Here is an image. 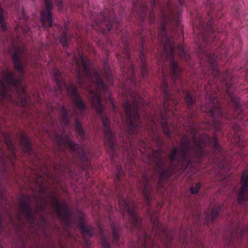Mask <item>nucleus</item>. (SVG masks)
Wrapping results in <instances>:
<instances>
[{
	"label": "nucleus",
	"instance_id": "f257e3e1",
	"mask_svg": "<svg viewBox=\"0 0 248 248\" xmlns=\"http://www.w3.org/2000/svg\"><path fill=\"white\" fill-rule=\"evenodd\" d=\"M212 145L215 155L220 153L222 154L221 147L218 144V140L214 136L210 139L207 135L200 136L198 139L196 137L190 141L187 137H183L181 141L180 148L173 147L171 149L170 159L172 165L174 166L170 170L164 168V160L160 155V152H153L154 159L158 168L159 184L167 180L176 169L186 170L193 167L191 158L193 156L200 157L206 155L204 148L207 142Z\"/></svg>",
	"mask_w": 248,
	"mask_h": 248
},
{
	"label": "nucleus",
	"instance_id": "f03ea898",
	"mask_svg": "<svg viewBox=\"0 0 248 248\" xmlns=\"http://www.w3.org/2000/svg\"><path fill=\"white\" fill-rule=\"evenodd\" d=\"M13 61L15 68L18 73L19 77H15L8 68L0 69V103L4 100L18 104L14 99L12 93L16 92L23 106L26 105L28 94L22 84L23 69L25 66V58L22 55L25 51L24 46L18 39L12 41Z\"/></svg>",
	"mask_w": 248,
	"mask_h": 248
},
{
	"label": "nucleus",
	"instance_id": "7ed1b4c3",
	"mask_svg": "<svg viewBox=\"0 0 248 248\" xmlns=\"http://www.w3.org/2000/svg\"><path fill=\"white\" fill-rule=\"evenodd\" d=\"M74 59L80 86L82 88H86L89 92L92 104L98 114L101 115L104 109L102 104V92L107 94V101L111 103L113 109H115L114 105L102 80V72L95 68L87 58L80 54H79L78 59L76 56Z\"/></svg>",
	"mask_w": 248,
	"mask_h": 248
},
{
	"label": "nucleus",
	"instance_id": "20e7f679",
	"mask_svg": "<svg viewBox=\"0 0 248 248\" xmlns=\"http://www.w3.org/2000/svg\"><path fill=\"white\" fill-rule=\"evenodd\" d=\"M161 9L160 16L162 18L161 26L162 31L159 36L164 37L165 44L163 54L161 56V60L158 62L162 64L166 61H168L172 71V78L174 80L180 81V74L181 69L178 66L174 59V46L170 39L166 36V27L168 24H171L176 26V30L181 29L180 20V14L178 9L174 7L171 1H167L165 4H161L159 6Z\"/></svg>",
	"mask_w": 248,
	"mask_h": 248
},
{
	"label": "nucleus",
	"instance_id": "39448f33",
	"mask_svg": "<svg viewBox=\"0 0 248 248\" xmlns=\"http://www.w3.org/2000/svg\"><path fill=\"white\" fill-rule=\"evenodd\" d=\"M129 92L132 102L126 101L124 105V109L126 113L129 132L136 134L139 132L138 129L142 126L139 119V112L141 110V106L144 104V102L138 93L132 92L131 89H129Z\"/></svg>",
	"mask_w": 248,
	"mask_h": 248
},
{
	"label": "nucleus",
	"instance_id": "423d86ee",
	"mask_svg": "<svg viewBox=\"0 0 248 248\" xmlns=\"http://www.w3.org/2000/svg\"><path fill=\"white\" fill-rule=\"evenodd\" d=\"M53 73L59 89L61 91L65 90L73 101L75 107L74 114L78 115L79 113L80 115H82L85 110L86 106L78 95L75 87L71 84L66 85L63 83L61 72L58 69H54Z\"/></svg>",
	"mask_w": 248,
	"mask_h": 248
},
{
	"label": "nucleus",
	"instance_id": "0eeeda50",
	"mask_svg": "<svg viewBox=\"0 0 248 248\" xmlns=\"http://www.w3.org/2000/svg\"><path fill=\"white\" fill-rule=\"evenodd\" d=\"M211 37L204 36L203 38V43L199 46V51L203 53L209 63L212 70L213 75L215 77H217L219 72L217 67V60L221 59V57L217 54H211L208 53V51L209 48V43L211 41Z\"/></svg>",
	"mask_w": 248,
	"mask_h": 248
},
{
	"label": "nucleus",
	"instance_id": "6e6552de",
	"mask_svg": "<svg viewBox=\"0 0 248 248\" xmlns=\"http://www.w3.org/2000/svg\"><path fill=\"white\" fill-rule=\"evenodd\" d=\"M118 204L121 210L128 214L133 226L138 230L140 229V219L134 212L135 204L129 200L124 198H121L119 200Z\"/></svg>",
	"mask_w": 248,
	"mask_h": 248
},
{
	"label": "nucleus",
	"instance_id": "1a4fd4ad",
	"mask_svg": "<svg viewBox=\"0 0 248 248\" xmlns=\"http://www.w3.org/2000/svg\"><path fill=\"white\" fill-rule=\"evenodd\" d=\"M102 123L104 127V133L106 139V144L110 149L111 159L113 160L115 156L117 155L116 148L114 144V134L112 133L109 127V121L106 117H102Z\"/></svg>",
	"mask_w": 248,
	"mask_h": 248
},
{
	"label": "nucleus",
	"instance_id": "9d476101",
	"mask_svg": "<svg viewBox=\"0 0 248 248\" xmlns=\"http://www.w3.org/2000/svg\"><path fill=\"white\" fill-rule=\"evenodd\" d=\"M209 101L208 104H202L201 110L203 111L209 112L214 119L216 117H222L223 112L217 98L210 97Z\"/></svg>",
	"mask_w": 248,
	"mask_h": 248
},
{
	"label": "nucleus",
	"instance_id": "9b49d317",
	"mask_svg": "<svg viewBox=\"0 0 248 248\" xmlns=\"http://www.w3.org/2000/svg\"><path fill=\"white\" fill-rule=\"evenodd\" d=\"M168 83L164 78V82L161 85L163 92L165 94V98L163 104L164 112L168 118L170 113H174V110H176L175 105L178 104V101L174 98H170L168 96Z\"/></svg>",
	"mask_w": 248,
	"mask_h": 248
},
{
	"label": "nucleus",
	"instance_id": "f8f14e48",
	"mask_svg": "<svg viewBox=\"0 0 248 248\" xmlns=\"http://www.w3.org/2000/svg\"><path fill=\"white\" fill-rule=\"evenodd\" d=\"M241 183V187L238 193V201L240 205H244L248 201V168L242 175Z\"/></svg>",
	"mask_w": 248,
	"mask_h": 248
},
{
	"label": "nucleus",
	"instance_id": "ddd939ff",
	"mask_svg": "<svg viewBox=\"0 0 248 248\" xmlns=\"http://www.w3.org/2000/svg\"><path fill=\"white\" fill-rule=\"evenodd\" d=\"M19 209L20 213L30 223L34 221V217L31 209L29 205L27 199L21 200L19 203Z\"/></svg>",
	"mask_w": 248,
	"mask_h": 248
},
{
	"label": "nucleus",
	"instance_id": "4468645a",
	"mask_svg": "<svg viewBox=\"0 0 248 248\" xmlns=\"http://www.w3.org/2000/svg\"><path fill=\"white\" fill-rule=\"evenodd\" d=\"M45 3L47 12L46 13L44 11L41 12V21L43 26L46 27V22L47 20L48 23V26L51 27L52 26V18L50 13V11L52 8L51 1V0H45Z\"/></svg>",
	"mask_w": 248,
	"mask_h": 248
},
{
	"label": "nucleus",
	"instance_id": "2eb2a0df",
	"mask_svg": "<svg viewBox=\"0 0 248 248\" xmlns=\"http://www.w3.org/2000/svg\"><path fill=\"white\" fill-rule=\"evenodd\" d=\"M54 207L60 217L63 219L69 218L70 212L65 202L61 204L59 201H56L54 204Z\"/></svg>",
	"mask_w": 248,
	"mask_h": 248
},
{
	"label": "nucleus",
	"instance_id": "dca6fc26",
	"mask_svg": "<svg viewBox=\"0 0 248 248\" xmlns=\"http://www.w3.org/2000/svg\"><path fill=\"white\" fill-rule=\"evenodd\" d=\"M62 144L70 150L72 153L79 154L80 152H84L83 148L80 147L78 145L74 144L69 137L62 139Z\"/></svg>",
	"mask_w": 248,
	"mask_h": 248
},
{
	"label": "nucleus",
	"instance_id": "f3484780",
	"mask_svg": "<svg viewBox=\"0 0 248 248\" xmlns=\"http://www.w3.org/2000/svg\"><path fill=\"white\" fill-rule=\"evenodd\" d=\"M151 220L153 223L154 232H156V234H159L164 232L162 225L158 220V215L156 213H152L150 215Z\"/></svg>",
	"mask_w": 248,
	"mask_h": 248
},
{
	"label": "nucleus",
	"instance_id": "a211bd4d",
	"mask_svg": "<svg viewBox=\"0 0 248 248\" xmlns=\"http://www.w3.org/2000/svg\"><path fill=\"white\" fill-rule=\"evenodd\" d=\"M138 239L139 245L140 246V248H148V246L150 248L151 246L155 244L153 239L145 233L143 239H140V236H138Z\"/></svg>",
	"mask_w": 248,
	"mask_h": 248
},
{
	"label": "nucleus",
	"instance_id": "6ab92c4d",
	"mask_svg": "<svg viewBox=\"0 0 248 248\" xmlns=\"http://www.w3.org/2000/svg\"><path fill=\"white\" fill-rule=\"evenodd\" d=\"M161 124L163 127L164 133L168 137H170L171 136V133L173 132V131L177 130L176 129L177 128L175 127L174 124L171 125L170 126H168V122H167L165 117H164L162 118Z\"/></svg>",
	"mask_w": 248,
	"mask_h": 248
},
{
	"label": "nucleus",
	"instance_id": "aec40b11",
	"mask_svg": "<svg viewBox=\"0 0 248 248\" xmlns=\"http://www.w3.org/2000/svg\"><path fill=\"white\" fill-rule=\"evenodd\" d=\"M212 17L210 15V14H208L207 17H206V24H203L202 25V27L203 29L207 32L208 34L211 33L213 31V28L211 26V19Z\"/></svg>",
	"mask_w": 248,
	"mask_h": 248
},
{
	"label": "nucleus",
	"instance_id": "412c9836",
	"mask_svg": "<svg viewBox=\"0 0 248 248\" xmlns=\"http://www.w3.org/2000/svg\"><path fill=\"white\" fill-rule=\"evenodd\" d=\"M140 59L141 62V76L143 78L145 77L147 75V72L145 69V55L144 54V50L142 48V51L140 52Z\"/></svg>",
	"mask_w": 248,
	"mask_h": 248
},
{
	"label": "nucleus",
	"instance_id": "4be33fe9",
	"mask_svg": "<svg viewBox=\"0 0 248 248\" xmlns=\"http://www.w3.org/2000/svg\"><path fill=\"white\" fill-rule=\"evenodd\" d=\"M61 117L60 119V123L62 125H67L68 121L67 118V111L65 107H62L61 110Z\"/></svg>",
	"mask_w": 248,
	"mask_h": 248
},
{
	"label": "nucleus",
	"instance_id": "5701e85b",
	"mask_svg": "<svg viewBox=\"0 0 248 248\" xmlns=\"http://www.w3.org/2000/svg\"><path fill=\"white\" fill-rule=\"evenodd\" d=\"M80 229L84 234H88L90 236H92L94 234V232L93 228L90 226H86L83 224H81L80 226Z\"/></svg>",
	"mask_w": 248,
	"mask_h": 248
},
{
	"label": "nucleus",
	"instance_id": "b1692460",
	"mask_svg": "<svg viewBox=\"0 0 248 248\" xmlns=\"http://www.w3.org/2000/svg\"><path fill=\"white\" fill-rule=\"evenodd\" d=\"M179 56L181 58L187 60L189 58V54L186 50L184 45H181L178 47Z\"/></svg>",
	"mask_w": 248,
	"mask_h": 248
},
{
	"label": "nucleus",
	"instance_id": "393cba45",
	"mask_svg": "<svg viewBox=\"0 0 248 248\" xmlns=\"http://www.w3.org/2000/svg\"><path fill=\"white\" fill-rule=\"evenodd\" d=\"M6 142L7 146H8V147L9 148V149L11 150V152H12L11 153L12 155H11V157H9V156H6L5 155H2V157L4 158V157L6 156V157L8 158V159H9L10 160H11L12 161V158L13 157H15V155L14 153V151L15 150V145L11 141L7 140L6 141Z\"/></svg>",
	"mask_w": 248,
	"mask_h": 248
},
{
	"label": "nucleus",
	"instance_id": "a878e982",
	"mask_svg": "<svg viewBox=\"0 0 248 248\" xmlns=\"http://www.w3.org/2000/svg\"><path fill=\"white\" fill-rule=\"evenodd\" d=\"M21 144L23 146L24 150L26 152H29L30 151V142L29 139L27 137H24L22 138L21 141Z\"/></svg>",
	"mask_w": 248,
	"mask_h": 248
},
{
	"label": "nucleus",
	"instance_id": "bb28decb",
	"mask_svg": "<svg viewBox=\"0 0 248 248\" xmlns=\"http://www.w3.org/2000/svg\"><path fill=\"white\" fill-rule=\"evenodd\" d=\"M143 194L144 195L146 202H148L150 200V197L151 196L152 192L151 189L147 185H145L144 189L143 190Z\"/></svg>",
	"mask_w": 248,
	"mask_h": 248
},
{
	"label": "nucleus",
	"instance_id": "cd10ccee",
	"mask_svg": "<svg viewBox=\"0 0 248 248\" xmlns=\"http://www.w3.org/2000/svg\"><path fill=\"white\" fill-rule=\"evenodd\" d=\"M219 210L220 208L218 207L214 208L211 211V215L206 217V219L209 220H213L217 216Z\"/></svg>",
	"mask_w": 248,
	"mask_h": 248
},
{
	"label": "nucleus",
	"instance_id": "c85d7f7f",
	"mask_svg": "<svg viewBox=\"0 0 248 248\" xmlns=\"http://www.w3.org/2000/svg\"><path fill=\"white\" fill-rule=\"evenodd\" d=\"M0 23L1 24V30L4 31H6V23L4 20V15L2 9L0 7Z\"/></svg>",
	"mask_w": 248,
	"mask_h": 248
},
{
	"label": "nucleus",
	"instance_id": "c756f323",
	"mask_svg": "<svg viewBox=\"0 0 248 248\" xmlns=\"http://www.w3.org/2000/svg\"><path fill=\"white\" fill-rule=\"evenodd\" d=\"M76 129L78 135L82 139H83L84 137V132L81 127V124L78 123L77 121L76 123Z\"/></svg>",
	"mask_w": 248,
	"mask_h": 248
},
{
	"label": "nucleus",
	"instance_id": "7c9ffc66",
	"mask_svg": "<svg viewBox=\"0 0 248 248\" xmlns=\"http://www.w3.org/2000/svg\"><path fill=\"white\" fill-rule=\"evenodd\" d=\"M105 74L106 77V78L108 82L110 84H112L113 77L110 72V69L108 68H106L105 70Z\"/></svg>",
	"mask_w": 248,
	"mask_h": 248
},
{
	"label": "nucleus",
	"instance_id": "2f4dec72",
	"mask_svg": "<svg viewBox=\"0 0 248 248\" xmlns=\"http://www.w3.org/2000/svg\"><path fill=\"white\" fill-rule=\"evenodd\" d=\"M185 100L188 107L192 106L193 104V99L189 93H186L185 97Z\"/></svg>",
	"mask_w": 248,
	"mask_h": 248
},
{
	"label": "nucleus",
	"instance_id": "473e14b6",
	"mask_svg": "<svg viewBox=\"0 0 248 248\" xmlns=\"http://www.w3.org/2000/svg\"><path fill=\"white\" fill-rule=\"evenodd\" d=\"M16 30L17 32H19L20 31H22L24 33H25L29 31H30V28L28 27H23L19 24L16 27Z\"/></svg>",
	"mask_w": 248,
	"mask_h": 248
},
{
	"label": "nucleus",
	"instance_id": "72a5a7b5",
	"mask_svg": "<svg viewBox=\"0 0 248 248\" xmlns=\"http://www.w3.org/2000/svg\"><path fill=\"white\" fill-rule=\"evenodd\" d=\"M101 232H102V230L101 229ZM101 240H102V244L103 248H110L108 243L106 237L101 232Z\"/></svg>",
	"mask_w": 248,
	"mask_h": 248
},
{
	"label": "nucleus",
	"instance_id": "f704fd0d",
	"mask_svg": "<svg viewBox=\"0 0 248 248\" xmlns=\"http://www.w3.org/2000/svg\"><path fill=\"white\" fill-rule=\"evenodd\" d=\"M112 233L113 236V242L114 243L116 244L119 237L118 232L114 226H112Z\"/></svg>",
	"mask_w": 248,
	"mask_h": 248
},
{
	"label": "nucleus",
	"instance_id": "c9c22d12",
	"mask_svg": "<svg viewBox=\"0 0 248 248\" xmlns=\"http://www.w3.org/2000/svg\"><path fill=\"white\" fill-rule=\"evenodd\" d=\"M60 42L63 47H65L67 46L68 40L66 37V33H64L63 35L61 37Z\"/></svg>",
	"mask_w": 248,
	"mask_h": 248
},
{
	"label": "nucleus",
	"instance_id": "e433bc0d",
	"mask_svg": "<svg viewBox=\"0 0 248 248\" xmlns=\"http://www.w3.org/2000/svg\"><path fill=\"white\" fill-rule=\"evenodd\" d=\"M201 187V184L200 183H197L196 184L195 186H192L190 187V191L192 194L196 193L199 190Z\"/></svg>",
	"mask_w": 248,
	"mask_h": 248
},
{
	"label": "nucleus",
	"instance_id": "4c0bfd02",
	"mask_svg": "<svg viewBox=\"0 0 248 248\" xmlns=\"http://www.w3.org/2000/svg\"><path fill=\"white\" fill-rule=\"evenodd\" d=\"M127 84H130V86L135 85L136 84V81L133 77L127 80Z\"/></svg>",
	"mask_w": 248,
	"mask_h": 248
},
{
	"label": "nucleus",
	"instance_id": "58836bf2",
	"mask_svg": "<svg viewBox=\"0 0 248 248\" xmlns=\"http://www.w3.org/2000/svg\"><path fill=\"white\" fill-rule=\"evenodd\" d=\"M150 121L154 124V126H153V128H151L150 129H149V128H147L148 130L149 131H153V132H154L155 129L156 128V125H155L156 122H155V120L154 119L151 118Z\"/></svg>",
	"mask_w": 248,
	"mask_h": 248
},
{
	"label": "nucleus",
	"instance_id": "ea45409f",
	"mask_svg": "<svg viewBox=\"0 0 248 248\" xmlns=\"http://www.w3.org/2000/svg\"><path fill=\"white\" fill-rule=\"evenodd\" d=\"M140 11H141V12L142 13L141 14H140V16H142V14H143V13L146 11V5L144 4H142L140 7Z\"/></svg>",
	"mask_w": 248,
	"mask_h": 248
},
{
	"label": "nucleus",
	"instance_id": "a19ab883",
	"mask_svg": "<svg viewBox=\"0 0 248 248\" xmlns=\"http://www.w3.org/2000/svg\"><path fill=\"white\" fill-rule=\"evenodd\" d=\"M123 173V171L121 169H118L117 174L116 177L118 180H120L121 179V176Z\"/></svg>",
	"mask_w": 248,
	"mask_h": 248
},
{
	"label": "nucleus",
	"instance_id": "79ce46f5",
	"mask_svg": "<svg viewBox=\"0 0 248 248\" xmlns=\"http://www.w3.org/2000/svg\"><path fill=\"white\" fill-rule=\"evenodd\" d=\"M214 126L216 130H218L221 126V123L215 121L214 123Z\"/></svg>",
	"mask_w": 248,
	"mask_h": 248
},
{
	"label": "nucleus",
	"instance_id": "37998d69",
	"mask_svg": "<svg viewBox=\"0 0 248 248\" xmlns=\"http://www.w3.org/2000/svg\"><path fill=\"white\" fill-rule=\"evenodd\" d=\"M110 22V20L109 19H108V21H105V24L107 26L109 30H111L112 29V27H111V25H109V23Z\"/></svg>",
	"mask_w": 248,
	"mask_h": 248
},
{
	"label": "nucleus",
	"instance_id": "c03bdc74",
	"mask_svg": "<svg viewBox=\"0 0 248 248\" xmlns=\"http://www.w3.org/2000/svg\"><path fill=\"white\" fill-rule=\"evenodd\" d=\"M238 145L239 146H243V141H242L241 138L240 137H238Z\"/></svg>",
	"mask_w": 248,
	"mask_h": 248
},
{
	"label": "nucleus",
	"instance_id": "a18cd8bd",
	"mask_svg": "<svg viewBox=\"0 0 248 248\" xmlns=\"http://www.w3.org/2000/svg\"><path fill=\"white\" fill-rule=\"evenodd\" d=\"M226 162L225 160H223L220 163V166L223 169L225 168L226 167L225 166V165L224 164L225 162Z\"/></svg>",
	"mask_w": 248,
	"mask_h": 248
},
{
	"label": "nucleus",
	"instance_id": "49530a36",
	"mask_svg": "<svg viewBox=\"0 0 248 248\" xmlns=\"http://www.w3.org/2000/svg\"><path fill=\"white\" fill-rule=\"evenodd\" d=\"M141 146H143L145 149H144V151L146 152V148H147V145L146 144V143L145 142H143V143H141Z\"/></svg>",
	"mask_w": 248,
	"mask_h": 248
},
{
	"label": "nucleus",
	"instance_id": "de8ad7c7",
	"mask_svg": "<svg viewBox=\"0 0 248 248\" xmlns=\"http://www.w3.org/2000/svg\"><path fill=\"white\" fill-rule=\"evenodd\" d=\"M151 4L153 7L155 6V0H151Z\"/></svg>",
	"mask_w": 248,
	"mask_h": 248
},
{
	"label": "nucleus",
	"instance_id": "09e8293b",
	"mask_svg": "<svg viewBox=\"0 0 248 248\" xmlns=\"http://www.w3.org/2000/svg\"><path fill=\"white\" fill-rule=\"evenodd\" d=\"M126 85L124 86L122 88V90H123V93H125V90L126 89Z\"/></svg>",
	"mask_w": 248,
	"mask_h": 248
},
{
	"label": "nucleus",
	"instance_id": "8fccbe9b",
	"mask_svg": "<svg viewBox=\"0 0 248 248\" xmlns=\"http://www.w3.org/2000/svg\"><path fill=\"white\" fill-rule=\"evenodd\" d=\"M130 70L131 71L132 73H133L134 70V67L132 64L131 65Z\"/></svg>",
	"mask_w": 248,
	"mask_h": 248
},
{
	"label": "nucleus",
	"instance_id": "3c124183",
	"mask_svg": "<svg viewBox=\"0 0 248 248\" xmlns=\"http://www.w3.org/2000/svg\"><path fill=\"white\" fill-rule=\"evenodd\" d=\"M179 2L180 5H182L184 4V0H179Z\"/></svg>",
	"mask_w": 248,
	"mask_h": 248
},
{
	"label": "nucleus",
	"instance_id": "603ef678",
	"mask_svg": "<svg viewBox=\"0 0 248 248\" xmlns=\"http://www.w3.org/2000/svg\"><path fill=\"white\" fill-rule=\"evenodd\" d=\"M175 119V121H176V122H179L180 123H182V122H181V120H179V119H178L177 118V117H176Z\"/></svg>",
	"mask_w": 248,
	"mask_h": 248
},
{
	"label": "nucleus",
	"instance_id": "864d4df0",
	"mask_svg": "<svg viewBox=\"0 0 248 248\" xmlns=\"http://www.w3.org/2000/svg\"><path fill=\"white\" fill-rule=\"evenodd\" d=\"M22 18H23V19H24V18H25V16H23V17H22ZM20 19H21L22 17H20Z\"/></svg>",
	"mask_w": 248,
	"mask_h": 248
},
{
	"label": "nucleus",
	"instance_id": "5fc2aeb1",
	"mask_svg": "<svg viewBox=\"0 0 248 248\" xmlns=\"http://www.w3.org/2000/svg\"><path fill=\"white\" fill-rule=\"evenodd\" d=\"M181 125L183 126L184 127H185V125L184 124H181Z\"/></svg>",
	"mask_w": 248,
	"mask_h": 248
},
{
	"label": "nucleus",
	"instance_id": "6e6d98bb",
	"mask_svg": "<svg viewBox=\"0 0 248 248\" xmlns=\"http://www.w3.org/2000/svg\"><path fill=\"white\" fill-rule=\"evenodd\" d=\"M241 233L242 234H244V231H241Z\"/></svg>",
	"mask_w": 248,
	"mask_h": 248
}]
</instances>
